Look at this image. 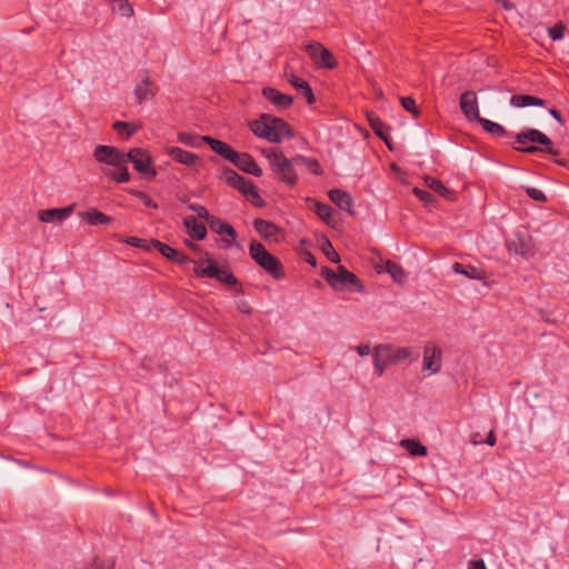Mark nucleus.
I'll return each mask as SVG.
<instances>
[{
    "label": "nucleus",
    "mask_w": 569,
    "mask_h": 569,
    "mask_svg": "<svg viewBox=\"0 0 569 569\" xmlns=\"http://www.w3.org/2000/svg\"><path fill=\"white\" fill-rule=\"evenodd\" d=\"M441 368V350L433 343L425 347L423 351V371L428 375L437 373Z\"/></svg>",
    "instance_id": "obj_12"
},
{
    "label": "nucleus",
    "mask_w": 569,
    "mask_h": 569,
    "mask_svg": "<svg viewBox=\"0 0 569 569\" xmlns=\"http://www.w3.org/2000/svg\"><path fill=\"white\" fill-rule=\"evenodd\" d=\"M80 217L91 226L106 224L112 221L110 216L104 214L98 209H91L80 213Z\"/></svg>",
    "instance_id": "obj_29"
},
{
    "label": "nucleus",
    "mask_w": 569,
    "mask_h": 569,
    "mask_svg": "<svg viewBox=\"0 0 569 569\" xmlns=\"http://www.w3.org/2000/svg\"><path fill=\"white\" fill-rule=\"evenodd\" d=\"M306 261L311 264L312 267H316L317 260L316 257L311 252H307L305 256Z\"/></svg>",
    "instance_id": "obj_50"
},
{
    "label": "nucleus",
    "mask_w": 569,
    "mask_h": 569,
    "mask_svg": "<svg viewBox=\"0 0 569 569\" xmlns=\"http://www.w3.org/2000/svg\"><path fill=\"white\" fill-rule=\"evenodd\" d=\"M262 156L268 159L269 166L273 171L278 181L293 187L298 182V174L295 170L296 161L293 157L287 158L282 151L276 148H264L261 150Z\"/></svg>",
    "instance_id": "obj_2"
},
{
    "label": "nucleus",
    "mask_w": 569,
    "mask_h": 569,
    "mask_svg": "<svg viewBox=\"0 0 569 569\" xmlns=\"http://www.w3.org/2000/svg\"><path fill=\"white\" fill-rule=\"evenodd\" d=\"M288 82L295 87L307 100L308 104H312L316 102V97L311 90V87L307 81L303 79L295 76V74H288L287 76Z\"/></svg>",
    "instance_id": "obj_24"
},
{
    "label": "nucleus",
    "mask_w": 569,
    "mask_h": 569,
    "mask_svg": "<svg viewBox=\"0 0 569 569\" xmlns=\"http://www.w3.org/2000/svg\"><path fill=\"white\" fill-rule=\"evenodd\" d=\"M322 251L331 262L339 263L340 257L328 239L322 242Z\"/></svg>",
    "instance_id": "obj_41"
},
{
    "label": "nucleus",
    "mask_w": 569,
    "mask_h": 569,
    "mask_svg": "<svg viewBox=\"0 0 569 569\" xmlns=\"http://www.w3.org/2000/svg\"><path fill=\"white\" fill-rule=\"evenodd\" d=\"M411 350L408 347H395L392 345H380L375 348L373 365L377 375H383L388 365L398 363L408 359Z\"/></svg>",
    "instance_id": "obj_5"
},
{
    "label": "nucleus",
    "mask_w": 569,
    "mask_h": 569,
    "mask_svg": "<svg viewBox=\"0 0 569 569\" xmlns=\"http://www.w3.org/2000/svg\"><path fill=\"white\" fill-rule=\"evenodd\" d=\"M250 130L259 138L266 139L271 143H280L284 139L293 137L290 126L281 118L270 114H261L259 119L249 124Z\"/></svg>",
    "instance_id": "obj_1"
},
{
    "label": "nucleus",
    "mask_w": 569,
    "mask_h": 569,
    "mask_svg": "<svg viewBox=\"0 0 569 569\" xmlns=\"http://www.w3.org/2000/svg\"><path fill=\"white\" fill-rule=\"evenodd\" d=\"M328 197L341 210L347 211L349 214H353V210H352L353 200H352V197L348 192H346L341 189H331L328 192Z\"/></svg>",
    "instance_id": "obj_19"
},
{
    "label": "nucleus",
    "mask_w": 569,
    "mask_h": 569,
    "mask_svg": "<svg viewBox=\"0 0 569 569\" xmlns=\"http://www.w3.org/2000/svg\"><path fill=\"white\" fill-rule=\"evenodd\" d=\"M513 148L521 152L535 153L545 151L552 156H559L560 151L552 146V141L537 129H526L516 134Z\"/></svg>",
    "instance_id": "obj_3"
},
{
    "label": "nucleus",
    "mask_w": 569,
    "mask_h": 569,
    "mask_svg": "<svg viewBox=\"0 0 569 569\" xmlns=\"http://www.w3.org/2000/svg\"><path fill=\"white\" fill-rule=\"evenodd\" d=\"M357 351L360 356H367L370 353V346L369 345H360L357 347Z\"/></svg>",
    "instance_id": "obj_49"
},
{
    "label": "nucleus",
    "mask_w": 569,
    "mask_h": 569,
    "mask_svg": "<svg viewBox=\"0 0 569 569\" xmlns=\"http://www.w3.org/2000/svg\"><path fill=\"white\" fill-rule=\"evenodd\" d=\"M497 3H500L503 9L511 10L513 9V4L509 0H495Z\"/></svg>",
    "instance_id": "obj_51"
},
{
    "label": "nucleus",
    "mask_w": 569,
    "mask_h": 569,
    "mask_svg": "<svg viewBox=\"0 0 569 569\" xmlns=\"http://www.w3.org/2000/svg\"><path fill=\"white\" fill-rule=\"evenodd\" d=\"M113 6V10L118 11L122 17H131L133 14V8L128 0H107Z\"/></svg>",
    "instance_id": "obj_39"
},
{
    "label": "nucleus",
    "mask_w": 569,
    "mask_h": 569,
    "mask_svg": "<svg viewBox=\"0 0 569 569\" xmlns=\"http://www.w3.org/2000/svg\"><path fill=\"white\" fill-rule=\"evenodd\" d=\"M151 244L154 249H157L163 257L168 260L176 262L178 264H184L191 261L183 252L159 241L156 239L151 240Z\"/></svg>",
    "instance_id": "obj_17"
},
{
    "label": "nucleus",
    "mask_w": 569,
    "mask_h": 569,
    "mask_svg": "<svg viewBox=\"0 0 569 569\" xmlns=\"http://www.w3.org/2000/svg\"><path fill=\"white\" fill-rule=\"evenodd\" d=\"M510 104L516 108H525V107H543L546 101L541 98L529 96V94H513L510 98Z\"/></svg>",
    "instance_id": "obj_27"
},
{
    "label": "nucleus",
    "mask_w": 569,
    "mask_h": 569,
    "mask_svg": "<svg viewBox=\"0 0 569 569\" xmlns=\"http://www.w3.org/2000/svg\"><path fill=\"white\" fill-rule=\"evenodd\" d=\"M186 244H187L191 250H193V251H196V252H200V250H201V249H200V247H199L198 244H196V243H193V242H191V241H189V240H186Z\"/></svg>",
    "instance_id": "obj_54"
},
{
    "label": "nucleus",
    "mask_w": 569,
    "mask_h": 569,
    "mask_svg": "<svg viewBox=\"0 0 569 569\" xmlns=\"http://www.w3.org/2000/svg\"><path fill=\"white\" fill-rule=\"evenodd\" d=\"M208 224L213 232H216L218 234H227L230 237V240H224L228 243V246H230L234 242L237 232L231 224L222 221L221 219H219L214 216H212L210 218Z\"/></svg>",
    "instance_id": "obj_21"
},
{
    "label": "nucleus",
    "mask_w": 569,
    "mask_h": 569,
    "mask_svg": "<svg viewBox=\"0 0 569 569\" xmlns=\"http://www.w3.org/2000/svg\"><path fill=\"white\" fill-rule=\"evenodd\" d=\"M112 128L117 131V133L126 139L130 138L132 134H134L139 127L126 121H116L112 124Z\"/></svg>",
    "instance_id": "obj_35"
},
{
    "label": "nucleus",
    "mask_w": 569,
    "mask_h": 569,
    "mask_svg": "<svg viewBox=\"0 0 569 569\" xmlns=\"http://www.w3.org/2000/svg\"><path fill=\"white\" fill-rule=\"evenodd\" d=\"M253 227L266 240L276 239L277 234L280 232V228L278 226L261 218L254 219Z\"/></svg>",
    "instance_id": "obj_23"
},
{
    "label": "nucleus",
    "mask_w": 569,
    "mask_h": 569,
    "mask_svg": "<svg viewBox=\"0 0 569 569\" xmlns=\"http://www.w3.org/2000/svg\"><path fill=\"white\" fill-rule=\"evenodd\" d=\"M293 161H296L297 166H305L307 167L312 173L315 174H321L322 169L320 163L315 158H307L305 156H295Z\"/></svg>",
    "instance_id": "obj_34"
},
{
    "label": "nucleus",
    "mask_w": 569,
    "mask_h": 569,
    "mask_svg": "<svg viewBox=\"0 0 569 569\" xmlns=\"http://www.w3.org/2000/svg\"><path fill=\"white\" fill-rule=\"evenodd\" d=\"M73 212V206L44 209L38 212V219L44 223H61Z\"/></svg>",
    "instance_id": "obj_14"
},
{
    "label": "nucleus",
    "mask_w": 569,
    "mask_h": 569,
    "mask_svg": "<svg viewBox=\"0 0 569 569\" xmlns=\"http://www.w3.org/2000/svg\"><path fill=\"white\" fill-rule=\"evenodd\" d=\"M183 226L187 229L189 236L196 240H202L207 236L206 226L201 222H198L197 219L192 216L186 217L183 219Z\"/></svg>",
    "instance_id": "obj_25"
},
{
    "label": "nucleus",
    "mask_w": 569,
    "mask_h": 569,
    "mask_svg": "<svg viewBox=\"0 0 569 569\" xmlns=\"http://www.w3.org/2000/svg\"><path fill=\"white\" fill-rule=\"evenodd\" d=\"M94 159L100 163L111 167H118L128 162L127 152H122L116 147L99 144L93 151Z\"/></svg>",
    "instance_id": "obj_10"
},
{
    "label": "nucleus",
    "mask_w": 569,
    "mask_h": 569,
    "mask_svg": "<svg viewBox=\"0 0 569 569\" xmlns=\"http://www.w3.org/2000/svg\"><path fill=\"white\" fill-rule=\"evenodd\" d=\"M202 137L203 136H198L191 132H179L177 140L184 146L198 148L200 147L201 142H203Z\"/></svg>",
    "instance_id": "obj_36"
},
{
    "label": "nucleus",
    "mask_w": 569,
    "mask_h": 569,
    "mask_svg": "<svg viewBox=\"0 0 569 569\" xmlns=\"http://www.w3.org/2000/svg\"><path fill=\"white\" fill-rule=\"evenodd\" d=\"M202 139H203V142L208 143L210 146V148L216 153H218L222 158L229 160L230 162L234 161V156H236L237 151L233 150L228 143H226L221 140L211 138L209 136H203Z\"/></svg>",
    "instance_id": "obj_18"
},
{
    "label": "nucleus",
    "mask_w": 569,
    "mask_h": 569,
    "mask_svg": "<svg viewBox=\"0 0 569 569\" xmlns=\"http://www.w3.org/2000/svg\"><path fill=\"white\" fill-rule=\"evenodd\" d=\"M412 192L426 206H432L436 202L435 197L430 192H428L426 190H422V189H419V188L415 187L412 189Z\"/></svg>",
    "instance_id": "obj_42"
},
{
    "label": "nucleus",
    "mask_w": 569,
    "mask_h": 569,
    "mask_svg": "<svg viewBox=\"0 0 569 569\" xmlns=\"http://www.w3.org/2000/svg\"><path fill=\"white\" fill-rule=\"evenodd\" d=\"M481 124V127L489 133L496 134V136H505L507 132L502 126H500L497 122L490 121L485 118H479L477 120Z\"/></svg>",
    "instance_id": "obj_38"
},
{
    "label": "nucleus",
    "mask_w": 569,
    "mask_h": 569,
    "mask_svg": "<svg viewBox=\"0 0 569 569\" xmlns=\"http://www.w3.org/2000/svg\"><path fill=\"white\" fill-rule=\"evenodd\" d=\"M189 209L196 212L199 219H204L207 222H209L210 218L212 217V214H210L208 210L201 204L191 203L189 204Z\"/></svg>",
    "instance_id": "obj_46"
},
{
    "label": "nucleus",
    "mask_w": 569,
    "mask_h": 569,
    "mask_svg": "<svg viewBox=\"0 0 569 569\" xmlns=\"http://www.w3.org/2000/svg\"><path fill=\"white\" fill-rule=\"evenodd\" d=\"M549 113H550V114H551V116H552V117H553L558 122H560V123H562V122H563V119H562V117H561V114H560V112H559L558 110H556V109H550V110H549Z\"/></svg>",
    "instance_id": "obj_52"
},
{
    "label": "nucleus",
    "mask_w": 569,
    "mask_h": 569,
    "mask_svg": "<svg viewBox=\"0 0 569 569\" xmlns=\"http://www.w3.org/2000/svg\"><path fill=\"white\" fill-rule=\"evenodd\" d=\"M400 446L405 448L411 456L422 457L427 455V448L413 439H403L401 440Z\"/></svg>",
    "instance_id": "obj_33"
},
{
    "label": "nucleus",
    "mask_w": 569,
    "mask_h": 569,
    "mask_svg": "<svg viewBox=\"0 0 569 569\" xmlns=\"http://www.w3.org/2000/svg\"><path fill=\"white\" fill-rule=\"evenodd\" d=\"M460 109L468 120L480 118L477 94L473 91H466L460 96Z\"/></svg>",
    "instance_id": "obj_15"
},
{
    "label": "nucleus",
    "mask_w": 569,
    "mask_h": 569,
    "mask_svg": "<svg viewBox=\"0 0 569 569\" xmlns=\"http://www.w3.org/2000/svg\"><path fill=\"white\" fill-rule=\"evenodd\" d=\"M312 203H313V208H315V211L317 213V216L323 220L327 224H331V212H332V209L329 204H326V203H322V202H319L317 200H311Z\"/></svg>",
    "instance_id": "obj_37"
},
{
    "label": "nucleus",
    "mask_w": 569,
    "mask_h": 569,
    "mask_svg": "<svg viewBox=\"0 0 569 569\" xmlns=\"http://www.w3.org/2000/svg\"><path fill=\"white\" fill-rule=\"evenodd\" d=\"M204 254V260L194 261L193 271L198 277L216 279L229 286H236L238 283L237 278L228 267L219 268L208 252Z\"/></svg>",
    "instance_id": "obj_6"
},
{
    "label": "nucleus",
    "mask_w": 569,
    "mask_h": 569,
    "mask_svg": "<svg viewBox=\"0 0 569 569\" xmlns=\"http://www.w3.org/2000/svg\"><path fill=\"white\" fill-rule=\"evenodd\" d=\"M241 311L242 312H246V313H251V308L243 302L242 307H241Z\"/></svg>",
    "instance_id": "obj_55"
},
{
    "label": "nucleus",
    "mask_w": 569,
    "mask_h": 569,
    "mask_svg": "<svg viewBox=\"0 0 569 569\" xmlns=\"http://www.w3.org/2000/svg\"><path fill=\"white\" fill-rule=\"evenodd\" d=\"M221 178L230 186L238 189L252 204L263 207L264 201L258 192L256 184L251 180L237 173L234 170L226 168Z\"/></svg>",
    "instance_id": "obj_7"
},
{
    "label": "nucleus",
    "mask_w": 569,
    "mask_h": 569,
    "mask_svg": "<svg viewBox=\"0 0 569 569\" xmlns=\"http://www.w3.org/2000/svg\"><path fill=\"white\" fill-rule=\"evenodd\" d=\"M468 569H487L483 560H471L468 565Z\"/></svg>",
    "instance_id": "obj_48"
},
{
    "label": "nucleus",
    "mask_w": 569,
    "mask_h": 569,
    "mask_svg": "<svg viewBox=\"0 0 569 569\" xmlns=\"http://www.w3.org/2000/svg\"><path fill=\"white\" fill-rule=\"evenodd\" d=\"M232 163L240 169L241 171L252 174L254 177L262 176V169L256 162V160L249 153H240L237 152L234 156V161Z\"/></svg>",
    "instance_id": "obj_16"
},
{
    "label": "nucleus",
    "mask_w": 569,
    "mask_h": 569,
    "mask_svg": "<svg viewBox=\"0 0 569 569\" xmlns=\"http://www.w3.org/2000/svg\"><path fill=\"white\" fill-rule=\"evenodd\" d=\"M321 276L336 290H343L348 288V286H355L359 291L362 290L359 278L343 266H339L336 272L325 267L321 271Z\"/></svg>",
    "instance_id": "obj_9"
},
{
    "label": "nucleus",
    "mask_w": 569,
    "mask_h": 569,
    "mask_svg": "<svg viewBox=\"0 0 569 569\" xmlns=\"http://www.w3.org/2000/svg\"><path fill=\"white\" fill-rule=\"evenodd\" d=\"M250 258L269 276L276 280L286 277L284 268L281 261L270 253L266 247L259 241H251L249 244Z\"/></svg>",
    "instance_id": "obj_4"
},
{
    "label": "nucleus",
    "mask_w": 569,
    "mask_h": 569,
    "mask_svg": "<svg viewBox=\"0 0 569 569\" xmlns=\"http://www.w3.org/2000/svg\"><path fill=\"white\" fill-rule=\"evenodd\" d=\"M102 173L117 183H124L130 181L131 176L126 164L113 168H103Z\"/></svg>",
    "instance_id": "obj_26"
},
{
    "label": "nucleus",
    "mask_w": 569,
    "mask_h": 569,
    "mask_svg": "<svg viewBox=\"0 0 569 569\" xmlns=\"http://www.w3.org/2000/svg\"><path fill=\"white\" fill-rule=\"evenodd\" d=\"M401 106L405 110L412 113L415 117L419 116V109L417 108L415 99L411 97H401L400 98Z\"/></svg>",
    "instance_id": "obj_43"
},
{
    "label": "nucleus",
    "mask_w": 569,
    "mask_h": 569,
    "mask_svg": "<svg viewBox=\"0 0 569 569\" xmlns=\"http://www.w3.org/2000/svg\"><path fill=\"white\" fill-rule=\"evenodd\" d=\"M166 152L178 163L193 170H198V166L201 163L200 158L196 153L186 151L179 147H169L166 149Z\"/></svg>",
    "instance_id": "obj_13"
},
{
    "label": "nucleus",
    "mask_w": 569,
    "mask_h": 569,
    "mask_svg": "<svg viewBox=\"0 0 569 569\" xmlns=\"http://www.w3.org/2000/svg\"><path fill=\"white\" fill-rule=\"evenodd\" d=\"M129 193L137 197L138 199H140L144 206L152 208V209L158 208V204L146 192L130 190Z\"/></svg>",
    "instance_id": "obj_45"
},
{
    "label": "nucleus",
    "mask_w": 569,
    "mask_h": 569,
    "mask_svg": "<svg viewBox=\"0 0 569 569\" xmlns=\"http://www.w3.org/2000/svg\"><path fill=\"white\" fill-rule=\"evenodd\" d=\"M307 52L311 59L320 67L333 69L337 66L332 53L320 43H309L306 46Z\"/></svg>",
    "instance_id": "obj_11"
},
{
    "label": "nucleus",
    "mask_w": 569,
    "mask_h": 569,
    "mask_svg": "<svg viewBox=\"0 0 569 569\" xmlns=\"http://www.w3.org/2000/svg\"><path fill=\"white\" fill-rule=\"evenodd\" d=\"M423 180L428 188L436 191L445 199L453 200V191L448 189L440 180L429 176H426Z\"/></svg>",
    "instance_id": "obj_30"
},
{
    "label": "nucleus",
    "mask_w": 569,
    "mask_h": 569,
    "mask_svg": "<svg viewBox=\"0 0 569 569\" xmlns=\"http://www.w3.org/2000/svg\"><path fill=\"white\" fill-rule=\"evenodd\" d=\"M368 121L370 124V128L373 130V132L383 140V142L387 144V147L391 150L392 147L389 142L388 137V127L380 120V118L375 113H368Z\"/></svg>",
    "instance_id": "obj_28"
},
{
    "label": "nucleus",
    "mask_w": 569,
    "mask_h": 569,
    "mask_svg": "<svg viewBox=\"0 0 569 569\" xmlns=\"http://www.w3.org/2000/svg\"><path fill=\"white\" fill-rule=\"evenodd\" d=\"M262 96L268 101H270L272 104H274L276 107H278L280 109H287L293 102V99L291 96L281 93L273 88H264L262 90Z\"/></svg>",
    "instance_id": "obj_20"
},
{
    "label": "nucleus",
    "mask_w": 569,
    "mask_h": 569,
    "mask_svg": "<svg viewBox=\"0 0 569 569\" xmlns=\"http://www.w3.org/2000/svg\"><path fill=\"white\" fill-rule=\"evenodd\" d=\"M122 241L128 243L131 247L140 248L146 251H149L153 248L151 244V240L147 241V240L138 238V237H127V238L122 239Z\"/></svg>",
    "instance_id": "obj_40"
},
{
    "label": "nucleus",
    "mask_w": 569,
    "mask_h": 569,
    "mask_svg": "<svg viewBox=\"0 0 569 569\" xmlns=\"http://www.w3.org/2000/svg\"><path fill=\"white\" fill-rule=\"evenodd\" d=\"M565 30H566V27L563 23L561 22H558L556 23L553 27H550L548 29V33L550 36V38L556 41V40H560L563 38V34H565Z\"/></svg>",
    "instance_id": "obj_44"
},
{
    "label": "nucleus",
    "mask_w": 569,
    "mask_h": 569,
    "mask_svg": "<svg viewBox=\"0 0 569 569\" xmlns=\"http://www.w3.org/2000/svg\"><path fill=\"white\" fill-rule=\"evenodd\" d=\"M127 159L144 179L153 180L157 177L158 172L153 166V158L147 149L132 148L127 152Z\"/></svg>",
    "instance_id": "obj_8"
},
{
    "label": "nucleus",
    "mask_w": 569,
    "mask_h": 569,
    "mask_svg": "<svg viewBox=\"0 0 569 569\" xmlns=\"http://www.w3.org/2000/svg\"><path fill=\"white\" fill-rule=\"evenodd\" d=\"M386 271L391 276V278L400 283L403 284L407 280V272L403 270V268L393 262V261H387L386 263Z\"/></svg>",
    "instance_id": "obj_32"
},
{
    "label": "nucleus",
    "mask_w": 569,
    "mask_h": 569,
    "mask_svg": "<svg viewBox=\"0 0 569 569\" xmlns=\"http://www.w3.org/2000/svg\"><path fill=\"white\" fill-rule=\"evenodd\" d=\"M452 269L456 273L462 274L470 279L486 281L488 278L487 272L483 269L477 268L471 264H462L460 262H455L452 264Z\"/></svg>",
    "instance_id": "obj_22"
},
{
    "label": "nucleus",
    "mask_w": 569,
    "mask_h": 569,
    "mask_svg": "<svg viewBox=\"0 0 569 569\" xmlns=\"http://www.w3.org/2000/svg\"><path fill=\"white\" fill-rule=\"evenodd\" d=\"M525 191L531 199H533L536 201H539V202L547 201L546 194L540 189L528 187L525 189Z\"/></svg>",
    "instance_id": "obj_47"
},
{
    "label": "nucleus",
    "mask_w": 569,
    "mask_h": 569,
    "mask_svg": "<svg viewBox=\"0 0 569 569\" xmlns=\"http://www.w3.org/2000/svg\"><path fill=\"white\" fill-rule=\"evenodd\" d=\"M157 87L150 82L149 78L146 77L142 80V83L139 84L134 90V96L137 98V101L141 103L143 100L148 99L149 97H153L156 94Z\"/></svg>",
    "instance_id": "obj_31"
},
{
    "label": "nucleus",
    "mask_w": 569,
    "mask_h": 569,
    "mask_svg": "<svg viewBox=\"0 0 569 569\" xmlns=\"http://www.w3.org/2000/svg\"><path fill=\"white\" fill-rule=\"evenodd\" d=\"M97 569H101V568H97Z\"/></svg>",
    "instance_id": "obj_56"
},
{
    "label": "nucleus",
    "mask_w": 569,
    "mask_h": 569,
    "mask_svg": "<svg viewBox=\"0 0 569 569\" xmlns=\"http://www.w3.org/2000/svg\"><path fill=\"white\" fill-rule=\"evenodd\" d=\"M486 443H488L489 446H493L496 443V436L493 431L489 432Z\"/></svg>",
    "instance_id": "obj_53"
}]
</instances>
